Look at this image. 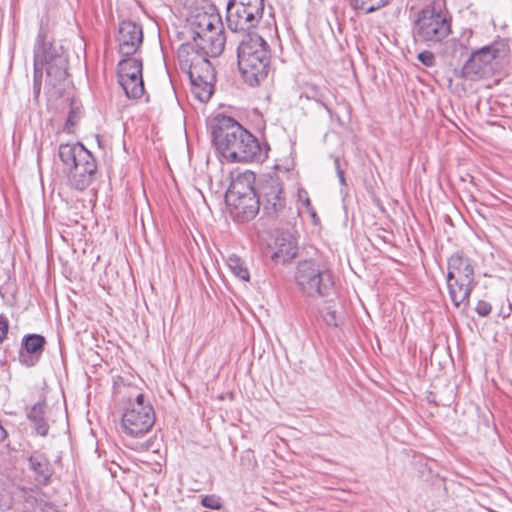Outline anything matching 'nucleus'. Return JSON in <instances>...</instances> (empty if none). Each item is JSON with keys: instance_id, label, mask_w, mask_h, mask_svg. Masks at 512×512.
I'll return each instance as SVG.
<instances>
[{"instance_id": "obj_15", "label": "nucleus", "mask_w": 512, "mask_h": 512, "mask_svg": "<svg viewBox=\"0 0 512 512\" xmlns=\"http://www.w3.org/2000/svg\"><path fill=\"white\" fill-rule=\"evenodd\" d=\"M46 344V339L40 334H27L22 338L21 349L19 352V361L27 366H35Z\"/></svg>"}, {"instance_id": "obj_21", "label": "nucleus", "mask_w": 512, "mask_h": 512, "mask_svg": "<svg viewBox=\"0 0 512 512\" xmlns=\"http://www.w3.org/2000/svg\"><path fill=\"white\" fill-rule=\"evenodd\" d=\"M31 470L35 473V479L39 483L47 484L52 476V469L48 458L40 452H34L29 457Z\"/></svg>"}, {"instance_id": "obj_16", "label": "nucleus", "mask_w": 512, "mask_h": 512, "mask_svg": "<svg viewBox=\"0 0 512 512\" xmlns=\"http://www.w3.org/2000/svg\"><path fill=\"white\" fill-rule=\"evenodd\" d=\"M452 279L475 282L474 269L468 257L455 253L448 259L447 280Z\"/></svg>"}, {"instance_id": "obj_31", "label": "nucleus", "mask_w": 512, "mask_h": 512, "mask_svg": "<svg viewBox=\"0 0 512 512\" xmlns=\"http://www.w3.org/2000/svg\"><path fill=\"white\" fill-rule=\"evenodd\" d=\"M324 321L330 326H338L339 317L335 310H331L330 307L327 308L326 313L323 315Z\"/></svg>"}, {"instance_id": "obj_23", "label": "nucleus", "mask_w": 512, "mask_h": 512, "mask_svg": "<svg viewBox=\"0 0 512 512\" xmlns=\"http://www.w3.org/2000/svg\"><path fill=\"white\" fill-rule=\"evenodd\" d=\"M352 9L371 14L387 6L392 0H348Z\"/></svg>"}, {"instance_id": "obj_12", "label": "nucleus", "mask_w": 512, "mask_h": 512, "mask_svg": "<svg viewBox=\"0 0 512 512\" xmlns=\"http://www.w3.org/2000/svg\"><path fill=\"white\" fill-rule=\"evenodd\" d=\"M118 82L128 98L137 99L144 93L142 60L124 58L118 63Z\"/></svg>"}, {"instance_id": "obj_10", "label": "nucleus", "mask_w": 512, "mask_h": 512, "mask_svg": "<svg viewBox=\"0 0 512 512\" xmlns=\"http://www.w3.org/2000/svg\"><path fill=\"white\" fill-rule=\"evenodd\" d=\"M155 423V412L143 393L129 399L123 409L120 429L121 432L131 438L144 437Z\"/></svg>"}, {"instance_id": "obj_8", "label": "nucleus", "mask_w": 512, "mask_h": 512, "mask_svg": "<svg viewBox=\"0 0 512 512\" xmlns=\"http://www.w3.org/2000/svg\"><path fill=\"white\" fill-rule=\"evenodd\" d=\"M257 195L264 216L280 223L292 224V220L295 219V212L288 206L283 184L279 177L267 176L262 178L257 186Z\"/></svg>"}, {"instance_id": "obj_33", "label": "nucleus", "mask_w": 512, "mask_h": 512, "mask_svg": "<svg viewBox=\"0 0 512 512\" xmlns=\"http://www.w3.org/2000/svg\"><path fill=\"white\" fill-rule=\"evenodd\" d=\"M9 322L4 315H0V344L7 338Z\"/></svg>"}, {"instance_id": "obj_6", "label": "nucleus", "mask_w": 512, "mask_h": 512, "mask_svg": "<svg viewBox=\"0 0 512 512\" xmlns=\"http://www.w3.org/2000/svg\"><path fill=\"white\" fill-rule=\"evenodd\" d=\"M510 54V46L505 39H496L471 53L462 67V74L469 80H479L492 76L498 71Z\"/></svg>"}, {"instance_id": "obj_36", "label": "nucleus", "mask_w": 512, "mask_h": 512, "mask_svg": "<svg viewBox=\"0 0 512 512\" xmlns=\"http://www.w3.org/2000/svg\"><path fill=\"white\" fill-rule=\"evenodd\" d=\"M306 204H307V206L310 205V200L309 199L306 200Z\"/></svg>"}, {"instance_id": "obj_14", "label": "nucleus", "mask_w": 512, "mask_h": 512, "mask_svg": "<svg viewBox=\"0 0 512 512\" xmlns=\"http://www.w3.org/2000/svg\"><path fill=\"white\" fill-rule=\"evenodd\" d=\"M118 52L125 58H131L143 43V30L141 25L127 20L122 21L119 25L118 36Z\"/></svg>"}, {"instance_id": "obj_2", "label": "nucleus", "mask_w": 512, "mask_h": 512, "mask_svg": "<svg viewBox=\"0 0 512 512\" xmlns=\"http://www.w3.org/2000/svg\"><path fill=\"white\" fill-rule=\"evenodd\" d=\"M211 136L216 150L228 162H262L267 157L268 146H262L251 132L232 117H216L211 125Z\"/></svg>"}, {"instance_id": "obj_7", "label": "nucleus", "mask_w": 512, "mask_h": 512, "mask_svg": "<svg viewBox=\"0 0 512 512\" xmlns=\"http://www.w3.org/2000/svg\"><path fill=\"white\" fill-rule=\"evenodd\" d=\"M294 280L301 294L310 299L327 297L334 290L331 271L313 259L298 262Z\"/></svg>"}, {"instance_id": "obj_20", "label": "nucleus", "mask_w": 512, "mask_h": 512, "mask_svg": "<svg viewBox=\"0 0 512 512\" xmlns=\"http://www.w3.org/2000/svg\"><path fill=\"white\" fill-rule=\"evenodd\" d=\"M42 494L33 489L20 488L15 494V506L20 512H35Z\"/></svg>"}, {"instance_id": "obj_4", "label": "nucleus", "mask_w": 512, "mask_h": 512, "mask_svg": "<svg viewBox=\"0 0 512 512\" xmlns=\"http://www.w3.org/2000/svg\"><path fill=\"white\" fill-rule=\"evenodd\" d=\"M58 154L70 186L79 191L85 190L94 181L97 172L94 156L81 143L61 144Z\"/></svg>"}, {"instance_id": "obj_17", "label": "nucleus", "mask_w": 512, "mask_h": 512, "mask_svg": "<svg viewBox=\"0 0 512 512\" xmlns=\"http://www.w3.org/2000/svg\"><path fill=\"white\" fill-rule=\"evenodd\" d=\"M296 239L289 233H283L275 240V251L272 259L277 263L285 264L297 255Z\"/></svg>"}, {"instance_id": "obj_11", "label": "nucleus", "mask_w": 512, "mask_h": 512, "mask_svg": "<svg viewBox=\"0 0 512 512\" xmlns=\"http://www.w3.org/2000/svg\"><path fill=\"white\" fill-rule=\"evenodd\" d=\"M264 0H228L226 24L234 33H253L264 13Z\"/></svg>"}, {"instance_id": "obj_27", "label": "nucleus", "mask_w": 512, "mask_h": 512, "mask_svg": "<svg viewBox=\"0 0 512 512\" xmlns=\"http://www.w3.org/2000/svg\"><path fill=\"white\" fill-rule=\"evenodd\" d=\"M43 70L44 69H42V68H40L38 66H34L33 90H34V95H35L36 98L39 96L40 91H41V83H42Z\"/></svg>"}, {"instance_id": "obj_26", "label": "nucleus", "mask_w": 512, "mask_h": 512, "mask_svg": "<svg viewBox=\"0 0 512 512\" xmlns=\"http://www.w3.org/2000/svg\"><path fill=\"white\" fill-rule=\"evenodd\" d=\"M201 504L210 509L218 510L222 507L221 499L215 495H207L203 497Z\"/></svg>"}, {"instance_id": "obj_5", "label": "nucleus", "mask_w": 512, "mask_h": 512, "mask_svg": "<svg viewBox=\"0 0 512 512\" xmlns=\"http://www.w3.org/2000/svg\"><path fill=\"white\" fill-rule=\"evenodd\" d=\"M34 66L46 70L47 82L53 87L60 85L68 76V57L64 48L49 38L43 25L34 46Z\"/></svg>"}, {"instance_id": "obj_24", "label": "nucleus", "mask_w": 512, "mask_h": 512, "mask_svg": "<svg viewBox=\"0 0 512 512\" xmlns=\"http://www.w3.org/2000/svg\"><path fill=\"white\" fill-rule=\"evenodd\" d=\"M191 91L200 102L205 103L213 94L212 81L191 82Z\"/></svg>"}, {"instance_id": "obj_28", "label": "nucleus", "mask_w": 512, "mask_h": 512, "mask_svg": "<svg viewBox=\"0 0 512 512\" xmlns=\"http://www.w3.org/2000/svg\"><path fill=\"white\" fill-rule=\"evenodd\" d=\"M417 59L426 67H432L435 65V56L430 51H422L417 55Z\"/></svg>"}, {"instance_id": "obj_30", "label": "nucleus", "mask_w": 512, "mask_h": 512, "mask_svg": "<svg viewBox=\"0 0 512 512\" xmlns=\"http://www.w3.org/2000/svg\"><path fill=\"white\" fill-rule=\"evenodd\" d=\"M476 312L481 317H486L491 313L492 306L489 302L480 300L476 305Z\"/></svg>"}, {"instance_id": "obj_37", "label": "nucleus", "mask_w": 512, "mask_h": 512, "mask_svg": "<svg viewBox=\"0 0 512 512\" xmlns=\"http://www.w3.org/2000/svg\"><path fill=\"white\" fill-rule=\"evenodd\" d=\"M431 401L434 402L435 404L439 405V403L436 402V400L434 398Z\"/></svg>"}, {"instance_id": "obj_3", "label": "nucleus", "mask_w": 512, "mask_h": 512, "mask_svg": "<svg viewBox=\"0 0 512 512\" xmlns=\"http://www.w3.org/2000/svg\"><path fill=\"white\" fill-rule=\"evenodd\" d=\"M242 78L251 87L260 85L270 71L271 52L268 43L258 34L244 35L237 48Z\"/></svg>"}, {"instance_id": "obj_32", "label": "nucleus", "mask_w": 512, "mask_h": 512, "mask_svg": "<svg viewBox=\"0 0 512 512\" xmlns=\"http://www.w3.org/2000/svg\"><path fill=\"white\" fill-rule=\"evenodd\" d=\"M38 509H40L42 512H60L54 503L45 500L43 494L41 496Z\"/></svg>"}, {"instance_id": "obj_29", "label": "nucleus", "mask_w": 512, "mask_h": 512, "mask_svg": "<svg viewBox=\"0 0 512 512\" xmlns=\"http://www.w3.org/2000/svg\"><path fill=\"white\" fill-rule=\"evenodd\" d=\"M78 120H79V113L72 108L69 112L68 118L65 123V130L69 133L72 132L73 128L77 124Z\"/></svg>"}, {"instance_id": "obj_34", "label": "nucleus", "mask_w": 512, "mask_h": 512, "mask_svg": "<svg viewBox=\"0 0 512 512\" xmlns=\"http://www.w3.org/2000/svg\"><path fill=\"white\" fill-rule=\"evenodd\" d=\"M334 166H335V170H336V173H337V176L339 178L341 185H346L344 171L340 167V160L338 157H335V159H334Z\"/></svg>"}, {"instance_id": "obj_13", "label": "nucleus", "mask_w": 512, "mask_h": 512, "mask_svg": "<svg viewBox=\"0 0 512 512\" xmlns=\"http://www.w3.org/2000/svg\"><path fill=\"white\" fill-rule=\"evenodd\" d=\"M240 183L237 182L233 185L227 196V201L233 207V213L238 221L246 222L252 220L260 210V200L255 190L251 186H247L245 191L235 189Z\"/></svg>"}, {"instance_id": "obj_19", "label": "nucleus", "mask_w": 512, "mask_h": 512, "mask_svg": "<svg viewBox=\"0 0 512 512\" xmlns=\"http://www.w3.org/2000/svg\"><path fill=\"white\" fill-rule=\"evenodd\" d=\"M476 282L464 281L460 279L447 280L450 298L455 307L468 305L469 298Z\"/></svg>"}, {"instance_id": "obj_25", "label": "nucleus", "mask_w": 512, "mask_h": 512, "mask_svg": "<svg viewBox=\"0 0 512 512\" xmlns=\"http://www.w3.org/2000/svg\"><path fill=\"white\" fill-rule=\"evenodd\" d=\"M227 264L230 270L233 272L235 276L240 278L241 280L248 281L250 278L248 268L245 266L244 262L237 255H231L227 259Z\"/></svg>"}, {"instance_id": "obj_1", "label": "nucleus", "mask_w": 512, "mask_h": 512, "mask_svg": "<svg viewBox=\"0 0 512 512\" xmlns=\"http://www.w3.org/2000/svg\"><path fill=\"white\" fill-rule=\"evenodd\" d=\"M187 33L191 39L178 49L182 71L190 82L213 81L214 68L210 57H218L224 50V26L220 14L211 5L208 11L195 9L187 19Z\"/></svg>"}, {"instance_id": "obj_9", "label": "nucleus", "mask_w": 512, "mask_h": 512, "mask_svg": "<svg viewBox=\"0 0 512 512\" xmlns=\"http://www.w3.org/2000/svg\"><path fill=\"white\" fill-rule=\"evenodd\" d=\"M451 33V21L440 7L429 5L420 10L414 22L415 42L428 47L440 44Z\"/></svg>"}, {"instance_id": "obj_35", "label": "nucleus", "mask_w": 512, "mask_h": 512, "mask_svg": "<svg viewBox=\"0 0 512 512\" xmlns=\"http://www.w3.org/2000/svg\"><path fill=\"white\" fill-rule=\"evenodd\" d=\"M511 310H512V305L509 303V305H508V312L503 313V317L504 318L508 317L510 315Z\"/></svg>"}, {"instance_id": "obj_18", "label": "nucleus", "mask_w": 512, "mask_h": 512, "mask_svg": "<svg viewBox=\"0 0 512 512\" xmlns=\"http://www.w3.org/2000/svg\"><path fill=\"white\" fill-rule=\"evenodd\" d=\"M46 398L42 396L33 406L26 408L27 419L34 425L36 433L46 436L49 432V424L46 420Z\"/></svg>"}, {"instance_id": "obj_38", "label": "nucleus", "mask_w": 512, "mask_h": 512, "mask_svg": "<svg viewBox=\"0 0 512 512\" xmlns=\"http://www.w3.org/2000/svg\"><path fill=\"white\" fill-rule=\"evenodd\" d=\"M311 215H312L313 217H315V216H316V212H314V211H313V212L311 213Z\"/></svg>"}, {"instance_id": "obj_22", "label": "nucleus", "mask_w": 512, "mask_h": 512, "mask_svg": "<svg viewBox=\"0 0 512 512\" xmlns=\"http://www.w3.org/2000/svg\"><path fill=\"white\" fill-rule=\"evenodd\" d=\"M329 90L326 88L319 87L314 84L307 85L306 90L304 92V96L307 99H312L319 103L321 106L325 108L328 112L330 118H333V111L327 102V94Z\"/></svg>"}]
</instances>
